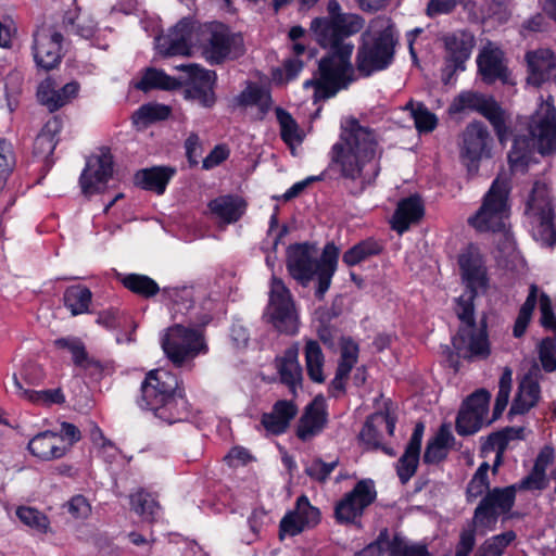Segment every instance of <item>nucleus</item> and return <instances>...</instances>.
I'll return each instance as SVG.
<instances>
[{
	"mask_svg": "<svg viewBox=\"0 0 556 556\" xmlns=\"http://www.w3.org/2000/svg\"><path fill=\"white\" fill-rule=\"evenodd\" d=\"M382 153L376 131L349 118L341 124L339 139L328 152L329 168L344 180L351 194L359 195L379 176Z\"/></svg>",
	"mask_w": 556,
	"mask_h": 556,
	"instance_id": "obj_1",
	"label": "nucleus"
},
{
	"mask_svg": "<svg viewBox=\"0 0 556 556\" xmlns=\"http://www.w3.org/2000/svg\"><path fill=\"white\" fill-rule=\"evenodd\" d=\"M179 383L178 377L164 368L151 370L141 383L139 407L167 424L186 419L188 402Z\"/></svg>",
	"mask_w": 556,
	"mask_h": 556,
	"instance_id": "obj_2",
	"label": "nucleus"
},
{
	"mask_svg": "<svg viewBox=\"0 0 556 556\" xmlns=\"http://www.w3.org/2000/svg\"><path fill=\"white\" fill-rule=\"evenodd\" d=\"M529 136L517 135L508 162L513 172L525 173L538 151L548 155L556 151V110L549 101L542 102L528 126Z\"/></svg>",
	"mask_w": 556,
	"mask_h": 556,
	"instance_id": "obj_3",
	"label": "nucleus"
},
{
	"mask_svg": "<svg viewBox=\"0 0 556 556\" xmlns=\"http://www.w3.org/2000/svg\"><path fill=\"white\" fill-rule=\"evenodd\" d=\"M328 53L318 62V68L312 79L304 83V88H314V100H326L346 89L355 80L351 56L354 45L349 39H339L332 45H320Z\"/></svg>",
	"mask_w": 556,
	"mask_h": 556,
	"instance_id": "obj_4",
	"label": "nucleus"
},
{
	"mask_svg": "<svg viewBox=\"0 0 556 556\" xmlns=\"http://www.w3.org/2000/svg\"><path fill=\"white\" fill-rule=\"evenodd\" d=\"M361 39L355 65L362 76L368 77L392 64L397 34L390 17L379 15L372 18L367 29L362 34Z\"/></svg>",
	"mask_w": 556,
	"mask_h": 556,
	"instance_id": "obj_5",
	"label": "nucleus"
},
{
	"mask_svg": "<svg viewBox=\"0 0 556 556\" xmlns=\"http://www.w3.org/2000/svg\"><path fill=\"white\" fill-rule=\"evenodd\" d=\"M455 312L462 326L453 337L452 343L457 354L467 359H484L490 353V342L485 321L478 326L475 321V305L472 295L459 296Z\"/></svg>",
	"mask_w": 556,
	"mask_h": 556,
	"instance_id": "obj_6",
	"label": "nucleus"
},
{
	"mask_svg": "<svg viewBox=\"0 0 556 556\" xmlns=\"http://www.w3.org/2000/svg\"><path fill=\"white\" fill-rule=\"evenodd\" d=\"M203 56L211 64L238 58L243 53V38L231 33L229 27L219 22L199 25V46Z\"/></svg>",
	"mask_w": 556,
	"mask_h": 556,
	"instance_id": "obj_7",
	"label": "nucleus"
},
{
	"mask_svg": "<svg viewBox=\"0 0 556 556\" xmlns=\"http://www.w3.org/2000/svg\"><path fill=\"white\" fill-rule=\"evenodd\" d=\"M161 345L167 358L176 367H181L208 352L203 332L180 324L165 330L161 338Z\"/></svg>",
	"mask_w": 556,
	"mask_h": 556,
	"instance_id": "obj_8",
	"label": "nucleus"
},
{
	"mask_svg": "<svg viewBox=\"0 0 556 556\" xmlns=\"http://www.w3.org/2000/svg\"><path fill=\"white\" fill-rule=\"evenodd\" d=\"M329 16L316 17L311 23V30L319 45H332L339 39H349L357 34L364 25V20L356 14L341 13V5L337 0L327 4Z\"/></svg>",
	"mask_w": 556,
	"mask_h": 556,
	"instance_id": "obj_9",
	"label": "nucleus"
},
{
	"mask_svg": "<svg viewBox=\"0 0 556 556\" xmlns=\"http://www.w3.org/2000/svg\"><path fill=\"white\" fill-rule=\"evenodd\" d=\"M527 214L532 219V235L544 245L556 244L554 203L548 186L542 181L533 184L527 202Z\"/></svg>",
	"mask_w": 556,
	"mask_h": 556,
	"instance_id": "obj_10",
	"label": "nucleus"
},
{
	"mask_svg": "<svg viewBox=\"0 0 556 556\" xmlns=\"http://www.w3.org/2000/svg\"><path fill=\"white\" fill-rule=\"evenodd\" d=\"M508 186L505 180L496 178L479 211L468 218V223L480 232L502 231L508 217Z\"/></svg>",
	"mask_w": 556,
	"mask_h": 556,
	"instance_id": "obj_11",
	"label": "nucleus"
},
{
	"mask_svg": "<svg viewBox=\"0 0 556 556\" xmlns=\"http://www.w3.org/2000/svg\"><path fill=\"white\" fill-rule=\"evenodd\" d=\"M264 318L280 333L293 336L299 330V317L295 305L283 281L275 275L271 278L269 301Z\"/></svg>",
	"mask_w": 556,
	"mask_h": 556,
	"instance_id": "obj_12",
	"label": "nucleus"
},
{
	"mask_svg": "<svg viewBox=\"0 0 556 556\" xmlns=\"http://www.w3.org/2000/svg\"><path fill=\"white\" fill-rule=\"evenodd\" d=\"M516 500V486L489 490L475 509L472 523L478 529L494 530L498 517L510 511Z\"/></svg>",
	"mask_w": 556,
	"mask_h": 556,
	"instance_id": "obj_13",
	"label": "nucleus"
},
{
	"mask_svg": "<svg viewBox=\"0 0 556 556\" xmlns=\"http://www.w3.org/2000/svg\"><path fill=\"white\" fill-rule=\"evenodd\" d=\"M441 40L445 50L441 78L444 84H448L456 72L465 71V64L471 55L476 39L469 30L457 29L444 34Z\"/></svg>",
	"mask_w": 556,
	"mask_h": 556,
	"instance_id": "obj_14",
	"label": "nucleus"
},
{
	"mask_svg": "<svg viewBox=\"0 0 556 556\" xmlns=\"http://www.w3.org/2000/svg\"><path fill=\"white\" fill-rule=\"evenodd\" d=\"M376 497L377 491L371 479L358 481L352 491L337 502L334 506L337 522L341 525L355 523Z\"/></svg>",
	"mask_w": 556,
	"mask_h": 556,
	"instance_id": "obj_15",
	"label": "nucleus"
},
{
	"mask_svg": "<svg viewBox=\"0 0 556 556\" xmlns=\"http://www.w3.org/2000/svg\"><path fill=\"white\" fill-rule=\"evenodd\" d=\"M176 68L186 72L190 80L184 90L185 98L204 108H212L216 101L214 93L216 73L198 64H180Z\"/></svg>",
	"mask_w": 556,
	"mask_h": 556,
	"instance_id": "obj_16",
	"label": "nucleus"
},
{
	"mask_svg": "<svg viewBox=\"0 0 556 556\" xmlns=\"http://www.w3.org/2000/svg\"><path fill=\"white\" fill-rule=\"evenodd\" d=\"M491 394L485 389L473 392L463 403L456 418V431L459 435L473 434L481 429L486 420Z\"/></svg>",
	"mask_w": 556,
	"mask_h": 556,
	"instance_id": "obj_17",
	"label": "nucleus"
},
{
	"mask_svg": "<svg viewBox=\"0 0 556 556\" xmlns=\"http://www.w3.org/2000/svg\"><path fill=\"white\" fill-rule=\"evenodd\" d=\"M324 265V254L318 258V250L314 244L299 243L288 248L287 268L291 277L307 285L316 271Z\"/></svg>",
	"mask_w": 556,
	"mask_h": 556,
	"instance_id": "obj_18",
	"label": "nucleus"
},
{
	"mask_svg": "<svg viewBox=\"0 0 556 556\" xmlns=\"http://www.w3.org/2000/svg\"><path fill=\"white\" fill-rule=\"evenodd\" d=\"M198 46L199 25L190 18H182L166 36L157 39L160 52L165 55H189Z\"/></svg>",
	"mask_w": 556,
	"mask_h": 556,
	"instance_id": "obj_19",
	"label": "nucleus"
},
{
	"mask_svg": "<svg viewBox=\"0 0 556 556\" xmlns=\"http://www.w3.org/2000/svg\"><path fill=\"white\" fill-rule=\"evenodd\" d=\"M63 36L50 26H41L34 33L33 53L38 67L54 68L61 61Z\"/></svg>",
	"mask_w": 556,
	"mask_h": 556,
	"instance_id": "obj_20",
	"label": "nucleus"
},
{
	"mask_svg": "<svg viewBox=\"0 0 556 556\" xmlns=\"http://www.w3.org/2000/svg\"><path fill=\"white\" fill-rule=\"evenodd\" d=\"M113 173V157L109 152L87 159L79 182L85 195L103 191Z\"/></svg>",
	"mask_w": 556,
	"mask_h": 556,
	"instance_id": "obj_21",
	"label": "nucleus"
},
{
	"mask_svg": "<svg viewBox=\"0 0 556 556\" xmlns=\"http://www.w3.org/2000/svg\"><path fill=\"white\" fill-rule=\"evenodd\" d=\"M460 274L468 291L460 296L472 295V301L478 292L485 290L488 286L486 268L482 255L475 247H469L458 256Z\"/></svg>",
	"mask_w": 556,
	"mask_h": 556,
	"instance_id": "obj_22",
	"label": "nucleus"
},
{
	"mask_svg": "<svg viewBox=\"0 0 556 556\" xmlns=\"http://www.w3.org/2000/svg\"><path fill=\"white\" fill-rule=\"evenodd\" d=\"M460 156L468 163H478L489 154L490 134L481 122L469 123L462 135Z\"/></svg>",
	"mask_w": 556,
	"mask_h": 556,
	"instance_id": "obj_23",
	"label": "nucleus"
},
{
	"mask_svg": "<svg viewBox=\"0 0 556 556\" xmlns=\"http://www.w3.org/2000/svg\"><path fill=\"white\" fill-rule=\"evenodd\" d=\"M359 346L351 338H342L340 341V358L336 375L329 384L331 396L338 397L345 392V382L353 367L358 362Z\"/></svg>",
	"mask_w": 556,
	"mask_h": 556,
	"instance_id": "obj_24",
	"label": "nucleus"
},
{
	"mask_svg": "<svg viewBox=\"0 0 556 556\" xmlns=\"http://www.w3.org/2000/svg\"><path fill=\"white\" fill-rule=\"evenodd\" d=\"M300 344L292 343L282 355L275 358V368L282 384L287 386L292 394L302 387L303 369L299 363Z\"/></svg>",
	"mask_w": 556,
	"mask_h": 556,
	"instance_id": "obj_25",
	"label": "nucleus"
},
{
	"mask_svg": "<svg viewBox=\"0 0 556 556\" xmlns=\"http://www.w3.org/2000/svg\"><path fill=\"white\" fill-rule=\"evenodd\" d=\"M327 421L328 414L325 401L321 396H317L305 407L304 413L298 421V438L303 442L311 441L323 432Z\"/></svg>",
	"mask_w": 556,
	"mask_h": 556,
	"instance_id": "obj_26",
	"label": "nucleus"
},
{
	"mask_svg": "<svg viewBox=\"0 0 556 556\" xmlns=\"http://www.w3.org/2000/svg\"><path fill=\"white\" fill-rule=\"evenodd\" d=\"M78 91L79 84L76 81H71L62 88H58L56 81L48 77L38 86L37 98L50 112H54L76 98Z\"/></svg>",
	"mask_w": 556,
	"mask_h": 556,
	"instance_id": "obj_27",
	"label": "nucleus"
},
{
	"mask_svg": "<svg viewBox=\"0 0 556 556\" xmlns=\"http://www.w3.org/2000/svg\"><path fill=\"white\" fill-rule=\"evenodd\" d=\"M27 447L33 456L45 462L60 459L70 451V444L64 438L50 430L36 434L30 439Z\"/></svg>",
	"mask_w": 556,
	"mask_h": 556,
	"instance_id": "obj_28",
	"label": "nucleus"
},
{
	"mask_svg": "<svg viewBox=\"0 0 556 556\" xmlns=\"http://www.w3.org/2000/svg\"><path fill=\"white\" fill-rule=\"evenodd\" d=\"M477 65L484 83L493 84L500 80L507 84L509 81L508 68L501 49L484 47L477 58Z\"/></svg>",
	"mask_w": 556,
	"mask_h": 556,
	"instance_id": "obj_29",
	"label": "nucleus"
},
{
	"mask_svg": "<svg viewBox=\"0 0 556 556\" xmlns=\"http://www.w3.org/2000/svg\"><path fill=\"white\" fill-rule=\"evenodd\" d=\"M424 431L425 425L417 422L404 454L397 460L396 473L402 484H406L417 470Z\"/></svg>",
	"mask_w": 556,
	"mask_h": 556,
	"instance_id": "obj_30",
	"label": "nucleus"
},
{
	"mask_svg": "<svg viewBox=\"0 0 556 556\" xmlns=\"http://www.w3.org/2000/svg\"><path fill=\"white\" fill-rule=\"evenodd\" d=\"M528 64V83L540 86L547 80L556 67V58L548 49H539L526 54Z\"/></svg>",
	"mask_w": 556,
	"mask_h": 556,
	"instance_id": "obj_31",
	"label": "nucleus"
},
{
	"mask_svg": "<svg viewBox=\"0 0 556 556\" xmlns=\"http://www.w3.org/2000/svg\"><path fill=\"white\" fill-rule=\"evenodd\" d=\"M207 206L216 218L232 224L244 214L247 202L238 195H220L210 201Z\"/></svg>",
	"mask_w": 556,
	"mask_h": 556,
	"instance_id": "obj_32",
	"label": "nucleus"
},
{
	"mask_svg": "<svg viewBox=\"0 0 556 556\" xmlns=\"http://www.w3.org/2000/svg\"><path fill=\"white\" fill-rule=\"evenodd\" d=\"M541 389L538 380L531 375H527L520 381L518 393L513 401L509 413L522 415L536 405L540 400Z\"/></svg>",
	"mask_w": 556,
	"mask_h": 556,
	"instance_id": "obj_33",
	"label": "nucleus"
},
{
	"mask_svg": "<svg viewBox=\"0 0 556 556\" xmlns=\"http://www.w3.org/2000/svg\"><path fill=\"white\" fill-rule=\"evenodd\" d=\"M424 214V206L418 197L403 199L397 204L392 219V228L400 235L404 233L412 223L418 222Z\"/></svg>",
	"mask_w": 556,
	"mask_h": 556,
	"instance_id": "obj_34",
	"label": "nucleus"
},
{
	"mask_svg": "<svg viewBox=\"0 0 556 556\" xmlns=\"http://www.w3.org/2000/svg\"><path fill=\"white\" fill-rule=\"evenodd\" d=\"M174 174L175 169L166 166L144 168L137 172L135 182L142 189L163 194Z\"/></svg>",
	"mask_w": 556,
	"mask_h": 556,
	"instance_id": "obj_35",
	"label": "nucleus"
},
{
	"mask_svg": "<svg viewBox=\"0 0 556 556\" xmlns=\"http://www.w3.org/2000/svg\"><path fill=\"white\" fill-rule=\"evenodd\" d=\"M60 131L61 122L56 117L51 118L45 124L34 141L33 152L37 159L47 163L49 162L58 143V135Z\"/></svg>",
	"mask_w": 556,
	"mask_h": 556,
	"instance_id": "obj_36",
	"label": "nucleus"
},
{
	"mask_svg": "<svg viewBox=\"0 0 556 556\" xmlns=\"http://www.w3.org/2000/svg\"><path fill=\"white\" fill-rule=\"evenodd\" d=\"M304 357L306 372L309 379L316 383L325 381L324 366L325 355L318 341L314 339H305Z\"/></svg>",
	"mask_w": 556,
	"mask_h": 556,
	"instance_id": "obj_37",
	"label": "nucleus"
},
{
	"mask_svg": "<svg viewBox=\"0 0 556 556\" xmlns=\"http://www.w3.org/2000/svg\"><path fill=\"white\" fill-rule=\"evenodd\" d=\"M388 556H431L425 543H415L401 534H394L387 539Z\"/></svg>",
	"mask_w": 556,
	"mask_h": 556,
	"instance_id": "obj_38",
	"label": "nucleus"
},
{
	"mask_svg": "<svg viewBox=\"0 0 556 556\" xmlns=\"http://www.w3.org/2000/svg\"><path fill=\"white\" fill-rule=\"evenodd\" d=\"M91 299V291L81 285L66 288L63 295L65 307H67L74 316L87 313Z\"/></svg>",
	"mask_w": 556,
	"mask_h": 556,
	"instance_id": "obj_39",
	"label": "nucleus"
},
{
	"mask_svg": "<svg viewBox=\"0 0 556 556\" xmlns=\"http://www.w3.org/2000/svg\"><path fill=\"white\" fill-rule=\"evenodd\" d=\"M135 88L142 91L151 89L172 90L179 86V83L161 70L147 68L140 80L135 83Z\"/></svg>",
	"mask_w": 556,
	"mask_h": 556,
	"instance_id": "obj_40",
	"label": "nucleus"
},
{
	"mask_svg": "<svg viewBox=\"0 0 556 556\" xmlns=\"http://www.w3.org/2000/svg\"><path fill=\"white\" fill-rule=\"evenodd\" d=\"M337 258V249L330 244L326 245L324 249V265L315 274L318 280V287L316 290V296L318 299H323L330 287L331 278L336 270Z\"/></svg>",
	"mask_w": 556,
	"mask_h": 556,
	"instance_id": "obj_41",
	"label": "nucleus"
},
{
	"mask_svg": "<svg viewBox=\"0 0 556 556\" xmlns=\"http://www.w3.org/2000/svg\"><path fill=\"white\" fill-rule=\"evenodd\" d=\"M381 251L382 245L375 239L368 238L346 250L342 261L348 266H355L371 256L380 254Z\"/></svg>",
	"mask_w": 556,
	"mask_h": 556,
	"instance_id": "obj_42",
	"label": "nucleus"
},
{
	"mask_svg": "<svg viewBox=\"0 0 556 556\" xmlns=\"http://www.w3.org/2000/svg\"><path fill=\"white\" fill-rule=\"evenodd\" d=\"M129 500L131 510L139 515L143 520H155L160 506L152 494L139 489L129 495Z\"/></svg>",
	"mask_w": 556,
	"mask_h": 556,
	"instance_id": "obj_43",
	"label": "nucleus"
},
{
	"mask_svg": "<svg viewBox=\"0 0 556 556\" xmlns=\"http://www.w3.org/2000/svg\"><path fill=\"white\" fill-rule=\"evenodd\" d=\"M240 105H256L262 113L268 112L271 105L269 91L254 83L248 84L245 89L237 98Z\"/></svg>",
	"mask_w": 556,
	"mask_h": 556,
	"instance_id": "obj_44",
	"label": "nucleus"
},
{
	"mask_svg": "<svg viewBox=\"0 0 556 556\" xmlns=\"http://www.w3.org/2000/svg\"><path fill=\"white\" fill-rule=\"evenodd\" d=\"M123 286L142 298H151L160 292V287L152 278L140 274L119 275Z\"/></svg>",
	"mask_w": 556,
	"mask_h": 556,
	"instance_id": "obj_45",
	"label": "nucleus"
},
{
	"mask_svg": "<svg viewBox=\"0 0 556 556\" xmlns=\"http://www.w3.org/2000/svg\"><path fill=\"white\" fill-rule=\"evenodd\" d=\"M480 114L483 115L493 126L498 140L504 142L507 139L508 127L506 125L505 111L491 97H489L481 108Z\"/></svg>",
	"mask_w": 556,
	"mask_h": 556,
	"instance_id": "obj_46",
	"label": "nucleus"
},
{
	"mask_svg": "<svg viewBox=\"0 0 556 556\" xmlns=\"http://www.w3.org/2000/svg\"><path fill=\"white\" fill-rule=\"evenodd\" d=\"M14 388L16 392L27 399L33 403L38 404H63L65 402V396L60 388L58 389H49L42 391H34L29 389H25L21 381L17 379L16 375L13 377Z\"/></svg>",
	"mask_w": 556,
	"mask_h": 556,
	"instance_id": "obj_47",
	"label": "nucleus"
},
{
	"mask_svg": "<svg viewBox=\"0 0 556 556\" xmlns=\"http://www.w3.org/2000/svg\"><path fill=\"white\" fill-rule=\"evenodd\" d=\"M194 288L193 287H181V288H164L163 295L166 300L172 302V309L175 314H186L194 302Z\"/></svg>",
	"mask_w": 556,
	"mask_h": 556,
	"instance_id": "obj_48",
	"label": "nucleus"
},
{
	"mask_svg": "<svg viewBox=\"0 0 556 556\" xmlns=\"http://www.w3.org/2000/svg\"><path fill=\"white\" fill-rule=\"evenodd\" d=\"M516 540L513 530L486 539L476 551L475 556H503L505 549Z\"/></svg>",
	"mask_w": 556,
	"mask_h": 556,
	"instance_id": "obj_49",
	"label": "nucleus"
},
{
	"mask_svg": "<svg viewBox=\"0 0 556 556\" xmlns=\"http://www.w3.org/2000/svg\"><path fill=\"white\" fill-rule=\"evenodd\" d=\"M63 24L72 33L85 39L93 37L97 31V23L86 13L79 12L72 15V13L68 12L64 16Z\"/></svg>",
	"mask_w": 556,
	"mask_h": 556,
	"instance_id": "obj_50",
	"label": "nucleus"
},
{
	"mask_svg": "<svg viewBox=\"0 0 556 556\" xmlns=\"http://www.w3.org/2000/svg\"><path fill=\"white\" fill-rule=\"evenodd\" d=\"M170 114L167 105L159 103H148L141 105L132 115L134 124L147 126L148 124L164 121Z\"/></svg>",
	"mask_w": 556,
	"mask_h": 556,
	"instance_id": "obj_51",
	"label": "nucleus"
},
{
	"mask_svg": "<svg viewBox=\"0 0 556 556\" xmlns=\"http://www.w3.org/2000/svg\"><path fill=\"white\" fill-rule=\"evenodd\" d=\"M275 112L280 126V136L282 140L289 146L293 143H301L303 137L299 125L292 115L281 108H277Z\"/></svg>",
	"mask_w": 556,
	"mask_h": 556,
	"instance_id": "obj_52",
	"label": "nucleus"
},
{
	"mask_svg": "<svg viewBox=\"0 0 556 556\" xmlns=\"http://www.w3.org/2000/svg\"><path fill=\"white\" fill-rule=\"evenodd\" d=\"M405 110L410 111L415 127L419 132H430L437 127L438 118L435 114L430 112L425 104H415L413 101H409L405 105Z\"/></svg>",
	"mask_w": 556,
	"mask_h": 556,
	"instance_id": "obj_53",
	"label": "nucleus"
},
{
	"mask_svg": "<svg viewBox=\"0 0 556 556\" xmlns=\"http://www.w3.org/2000/svg\"><path fill=\"white\" fill-rule=\"evenodd\" d=\"M16 516L22 523L39 533H47L49 530L48 517L34 507L21 506L16 509Z\"/></svg>",
	"mask_w": 556,
	"mask_h": 556,
	"instance_id": "obj_54",
	"label": "nucleus"
},
{
	"mask_svg": "<svg viewBox=\"0 0 556 556\" xmlns=\"http://www.w3.org/2000/svg\"><path fill=\"white\" fill-rule=\"evenodd\" d=\"M488 98L478 92L463 91L453 100L450 112L456 114L466 110H472L480 113Z\"/></svg>",
	"mask_w": 556,
	"mask_h": 556,
	"instance_id": "obj_55",
	"label": "nucleus"
},
{
	"mask_svg": "<svg viewBox=\"0 0 556 556\" xmlns=\"http://www.w3.org/2000/svg\"><path fill=\"white\" fill-rule=\"evenodd\" d=\"M522 433L521 428H505L501 431L493 432L488 437L484 450H492L498 453H504L511 440L519 439Z\"/></svg>",
	"mask_w": 556,
	"mask_h": 556,
	"instance_id": "obj_56",
	"label": "nucleus"
},
{
	"mask_svg": "<svg viewBox=\"0 0 556 556\" xmlns=\"http://www.w3.org/2000/svg\"><path fill=\"white\" fill-rule=\"evenodd\" d=\"M302 525L306 528H313L320 521V511L317 507L311 505L307 496L298 497L295 508L293 509Z\"/></svg>",
	"mask_w": 556,
	"mask_h": 556,
	"instance_id": "obj_57",
	"label": "nucleus"
},
{
	"mask_svg": "<svg viewBox=\"0 0 556 556\" xmlns=\"http://www.w3.org/2000/svg\"><path fill=\"white\" fill-rule=\"evenodd\" d=\"M338 464V460L324 463L320 458H315L306 464L304 471L312 480L324 483Z\"/></svg>",
	"mask_w": 556,
	"mask_h": 556,
	"instance_id": "obj_58",
	"label": "nucleus"
},
{
	"mask_svg": "<svg viewBox=\"0 0 556 556\" xmlns=\"http://www.w3.org/2000/svg\"><path fill=\"white\" fill-rule=\"evenodd\" d=\"M519 491H541L547 486L546 473L532 468L530 473L522 478L519 482L511 484Z\"/></svg>",
	"mask_w": 556,
	"mask_h": 556,
	"instance_id": "obj_59",
	"label": "nucleus"
},
{
	"mask_svg": "<svg viewBox=\"0 0 556 556\" xmlns=\"http://www.w3.org/2000/svg\"><path fill=\"white\" fill-rule=\"evenodd\" d=\"M14 166V155L11 144L0 139V191L3 189L7 178Z\"/></svg>",
	"mask_w": 556,
	"mask_h": 556,
	"instance_id": "obj_60",
	"label": "nucleus"
},
{
	"mask_svg": "<svg viewBox=\"0 0 556 556\" xmlns=\"http://www.w3.org/2000/svg\"><path fill=\"white\" fill-rule=\"evenodd\" d=\"M539 356L544 370L554 371L556 369V341L552 338L542 340Z\"/></svg>",
	"mask_w": 556,
	"mask_h": 556,
	"instance_id": "obj_61",
	"label": "nucleus"
},
{
	"mask_svg": "<svg viewBox=\"0 0 556 556\" xmlns=\"http://www.w3.org/2000/svg\"><path fill=\"white\" fill-rule=\"evenodd\" d=\"M306 528L305 525L300 522V519L294 510L287 513L280 520L279 534L282 539L285 535L294 536L300 534Z\"/></svg>",
	"mask_w": 556,
	"mask_h": 556,
	"instance_id": "obj_62",
	"label": "nucleus"
},
{
	"mask_svg": "<svg viewBox=\"0 0 556 556\" xmlns=\"http://www.w3.org/2000/svg\"><path fill=\"white\" fill-rule=\"evenodd\" d=\"M476 526L464 528L459 534V541L455 548V556H469L476 545Z\"/></svg>",
	"mask_w": 556,
	"mask_h": 556,
	"instance_id": "obj_63",
	"label": "nucleus"
},
{
	"mask_svg": "<svg viewBox=\"0 0 556 556\" xmlns=\"http://www.w3.org/2000/svg\"><path fill=\"white\" fill-rule=\"evenodd\" d=\"M68 514L75 519H86L91 514L89 501L80 494L73 496L66 504Z\"/></svg>",
	"mask_w": 556,
	"mask_h": 556,
	"instance_id": "obj_64",
	"label": "nucleus"
}]
</instances>
